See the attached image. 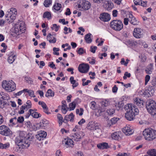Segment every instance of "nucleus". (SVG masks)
Listing matches in <instances>:
<instances>
[{
  "instance_id": "1",
  "label": "nucleus",
  "mask_w": 156,
  "mask_h": 156,
  "mask_svg": "<svg viewBox=\"0 0 156 156\" xmlns=\"http://www.w3.org/2000/svg\"><path fill=\"white\" fill-rule=\"evenodd\" d=\"M32 139V136L30 137V136L22 132L20 133L19 136L16 138L15 142L20 148H27L29 147Z\"/></svg>"
},
{
  "instance_id": "2",
  "label": "nucleus",
  "mask_w": 156,
  "mask_h": 156,
  "mask_svg": "<svg viewBox=\"0 0 156 156\" xmlns=\"http://www.w3.org/2000/svg\"><path fill=\"white\" fill-rule=\"evenodd\" d=\"M143 135L145 140L153 141L156 138V130L151 128H147L143 131Z\"/></svg>"
},
{
  "instance_id": "3",
  "label": "nucleus",
  "mask_w": 156,
  "mask_h": 156,
  "mask_svg": "<svg viewBox=\"0 0 156 156\" xmlns=\"http://www.w3.org/2000/svg\"><path fill=\"white\" fill-rule=\"evenodd\" d=\"M146 108L151 115H154L156 114V103L154 101L148 100L146 103Z\"/></svg>"
},
{
  "instance_id": "4",
  "label": "nucleus",
  "mask_w": 156,
  "mask_h": 156,
  "mask_svg": "<svg viewBox=\"0 0 156 156\" xmlns=\"http://www.w3.org/2000/svg\"><path fill=\"white\" fill-rule=\"evenodd\" d=\"M2 88L9 92L14 90L16 89V84L12 80L3 81L2 83Z\"/></svg>"
},
{
  "instance_id": "5",
  "label": "nucleus",
  "mask_w": 156,
  "mask_h": 156,
  "mask_svg": "<svg viewBox=\"0 0 156 156\" xmlns=\"http://www.w3.org/2000/svg\"><path fill=\"white\" fill-rule=\"evenodd\" d=\"M17 14L16 9L14 8H11L6 13L5 17L6 20H9V22H12L16 19Z\"/></svg>"
},
{
  "instance_id": "6",
  "label": "nucleus",
  "mask_w": 156,
  "mask_h": 156,
  "mask_svg": "<svg viewBox=\"0 0 156 156\" xmlns=\"http://www.w3.org/2000/svg\"><path fill=\"white\" fill-rule=\"evenodd\" d=\"M110 27L115 30L120 31L123 28V25L121 20H114L111 22Z\"/></svg>"
},
{
  "instance_id": "7",
  "label": "nucleus",
  "mask_w": 156,
  "mask_h": 156,
  "mask_svg": "<svg viewBox=\"0 0 156 156\" xmlns=\"http://www.w3.org/2000/svg\"><path fill=\"white\" fill-rule=\"evenodd\" d=\"M0 134L2 135L9 136L12 134V132L8 126L5 125L0 126Z\"/></svg>"
},
{
  "instance_id": "8",
  "label": "nucleus",
  "mask_w": 156,
  "mask_h": 156,
  "mask_svg": "<svg viewBox=\"0 0 156 156\" xmlns=\"http://www.w3.org/2000/svg\"><path fill=\"white\" fill-rule=\"evenodd\" d=\"M25 27L24 23L23 22H21L16 24L15 26V32L18 34L25 32Z\"/></svg>"
},
{
  "instance_id": "9",
  "label": "nucleus",
  "mask_w": 156,
  "mask_h": 156,
  "mask_svg": "<svg viewBox=\"0 0 156 156\" xmlns=\"http://www.w3.org/2000/svg\"><path fill=\"white\" fill-rule=\"evenodd\" d=\"M84 136V134L83 132L82 131H80L76 133H72L71 135V137L73 140L78 141H80Z\"/></svg>"
},
{
  "instance_id": "10",
  "label": "nucleus",
  "mask_w": 156,
  "mask_h": 156,
  "mask_svg": "<svg viewBox=\"0 0 156 156\" xmlns=\"http://www.w3.org/2000/svg\"><path fill=\"white\" fill-rule=\"evenodd\" d=\"M90 3L87 1L82 0L80 1L78 5V8L81 9H83L84 10L89 9L90 7Z\"/></svg>"
},
{
  "instance_id": "11",
  "label": "nucleus",
  "mask_w": 156,
  "mask_h": 156,
  "mask_svg": "<svg viewBox=\"0 0 156 156\" xmlns=\"http://www.w3.org/2000/svg\"><path fill=\"white\" fill-rule=\"evenodd\" d=\"M144 34L143 30L139 28L134 29L133 32V36L137 38H140L143 37Z\"/></svg>"
},
{
  "instance_id": "12",
  "label": "nucleus",
  "mask_w": 156,
  "mask_h": 156,
  "mask_svg": "<svg viewBox=\"0 0 156 156\" xmlns=\"http://www.w3.org/2000/svg\"><path fill=\"white\" fill-rule=\"evenodd\" d=\"M89 69V65L87 64L84 63L80 64L78 66V70L79 71L82 73H87Z\"/></svg>"
},
{
  "instance_id": "13",
  "label": "nucleus",
  "mask_w": 156,
  "mask_h": 156,
  "mask_svg": "<svg viewBox=\"0 0 156 156\" xmlns=\"http://www.w3.org/2000/svg\"><path fill=\"white\" fill-rule=\"evenodd\" d=\"M62 143L64 146L67 147H72L73 145V141L72 139L69 138H66L62 140Z\"/></svg>"
},
{
  "instance_id": "14",
  "label": "nucleus",
  "mask_w": 156,
  "mask_h": 156,
  "mask_svg": "<svg viewBox=\"0 0 156 156\" xmlns=\"http://www.w3.org/2000/svg\"><path fill=\"white\" fill-rule=\"evenodd\" d=\"M99 126V124L97 123L91 121L90 122L87 126V128L90 130L94 131L95 129H97Z\"/></svg>"
},
{
  "instance_id": "15",
  "label": "nucleus",
  "mask_w": 156,
  "mask_h": 156,
  "mask_svg": "<svg viewBox=\"0 0 156 156\" xmlns=\"http://www.w3.org/2000/svg\"><path fill=\"white\" fill-rule=\"evenodd\" d=\"M126 109L127 110L126 113L125 114V116L126 119L128 120L131 121L133 120L134 118V115L132 113V111H130L129 109H127V107L126 108Z\"/></svg>"
},
{
  "instance_id": "16",
  "label": "nucleus",
  "mask_w": 156,
  "mask_h": 156,
  "mask_svg": "<svg viewBox=\"0 0 156 156\" xmlns=\"http://www.w3.org/2000/svg\"><path fill=\"white\" fill-rule=\"evenodd\" d=\"M47 134L46 132L43 131H39L36 135V138L39 140H43L46 136Z\"/></svg>"
},
{
  "instance_id": "17",
  "label": "nucleus",
  "mask_w": 156,
  "mask_h": 156,
  "mask_svg": "<svg viewBox=\"0 0 156 156\" xmlns=\"http://www.w3.org/2000/svg\"><path fill=\"white\" fill-rule=\"evenodd\" d=\"M123 132L127 135H129L133 133V130L129 126H126L122 129Z\"/></svg>"
},
{
  "instance_id": "18",
  "label": "nucleus",
  "mask_w": 156,
  "mask_h": 156,
  "mask_svg": "<svg viewBox=\"0 0 156 156\" xmlns=\"http://www.w3.org/2000/svg\"><path fill=\"white\" fill-rule=\"evenodd\" d=\"M62 105L61 106H59L58 107V109H61V110L62 113L65 114L67 111V109H69L68 108L66 104V102L65 101H62Z\"/></svg>"
},
{
  "instance_id": "19",
  "label": "nucleus",
  "mask_w": 156,
  "mask_h": 156,
  "mask_svg": "<svg viewBox=\"0 0 156 156\" xmlns=\"http://www.w3.org/2000/svg\"><path fill=\"white\" fill-rule=\"evenodd\" d=\"M99 18L101 20L104 22L108 21L110 19V15L106 13H103L101 14Z\"/></svg>"
},
{
  "instance_id": "20",
  "label": "nucleus",
  "mask_w": 156,
  "mask_h": 156,
  "mask_svg": "<svg viewBox=\"0 0 156 156\" xmlns=\"http://www.w3.org/2000/svg\"><path fill=\"white\" fill-rule=\"evenodd\" d=\"M127 108L130 111L132 110V113L134 114V116L138 114L139 110L137 108H136L135 106H132L131 104H129Z\"/></svg>"
},
{
  "instance_id": "21",
  "label": "nucleus",
  "mask_w": 156,
  "mask_h": 156,
  "mask_svg": "<svg viewBox=\"0 0 156 156\" xmlns=\"http://www.w3.org/2000/svg\"><path fill=\"white\" fill-rule=\"evenodd\" d=\"M9 57L8 58V61L10 64L12 63L15 61L16 58V56L15 54H14L12 52L8 55Z\"/></svg>"
},
{
  "instance_id": "22",
  "label": "nucleus",
  "mask_w": 156,
  "mask_h": 156,
  "mask_svg": "<svg viewBox=\"0 0 156 156\" xmlns=\"http://www.w3.org/2000/svg\"><path fill=\"white\" fill-rule=\"evenodd\" d=\"M38 104L39 105H41L44 112L47 114H49L51 113L50 112H48V108L47 107L46 104L44 102L39 101L38 102Z\"/></svg>"
},
{
  "instance_id": "23",
  "label": "nucleus",
  "mask_w": 156,
  "mask_h": 156,
  "mask_svg": "<svg viewBox=\"0 0 156 156\" xmlns=\"http://www.w3.org/2000/svg\"><path fill=\"white\" fill-rule=\"evenodd\" d=\"M144 103V101L139 98H136L134 100V103L140 108L143 107Z\"/></svg>"
},
{
  "instance_id": "24",
  "label": "nucleus",
  "mask_w": 156,
  "mask_h": 156,
  "mask_svg": "<svg viewBox=\"0 0 156 156\" xmlns=\"http://www.w3.org/2000/svg\"><path fill=\"white\" fill-rule=\"evenodd\" d=\"M74 117V116L72 113H71L69 115H66L65 116V123H67L69 120L71 122H73Z\"/></svg>"
},
{
  "instance_id": "25",
  "label": "nucleus",
  "mask_w": 156,
  "mask_h": 156,
  "mask_svg": "<svg viewBox=\"0 0 156 156\" xmlns=\"http://www.w3.org/2000/svg\"><path fill=\"white\" fill-rule=\"evenodd\" d=\"M31 107H30V106H28L26 104H24L21 107L20 109V110L19 111V114H23L24 111H27V110L31 108Z\"/></svg>"
},
{
  "instance_id": "26",
  "label": "nucleus",
  "mask_w": 156,
  "mask_h": 156,
  "mask_svg": "<svg viewBox=\"0 0 156 156\" xmlns=\"http://www.w3.org/2000/svg\"><path fill=\"white\" fill-rule=\"evenodd\" d=\"M129 22L132 24L136 25L138 24V22L136 19V18L134 17L131 14H129Z\"/></svg>"
},
{
  "instance_id": "27",
  "label": "nucleus",
  "mask_w": 156,
  "mask_h": 156,
  "mask_svg": "<svg viewBox=\"0 0 156 156\" xmlns=\"http://www.w3.org/2000/svg\"><path fill=\"white\" fill-rule=\"evenodd\" d=\"M47 39L51 43H55L56 41V39L50 34H49L48 35Z\"/></svg>"
},
{
  "instance_id": "28",
  "label": "nucleus",
  "mask_w": 156,
  "mask_h": 156,
  "mask_svg": "<svg viewBox=\"0 0 156 156\" xmlns=\"http://www.w3.org/2000/svg\"><path fill=\"white\" fill-rule=\"evenodd\" d=\"M133 2L136 5H141L143 7H146L147 5L146 3L141 0H134Z\"/></svg>"
},
{
  "instance_id": "29",
  "label": "nucleus",
  "mask_w": 156,
  "mask_h": 156,
  "mask_svg": "<svg viewBox=\"0 0 156 156\" xmlns=\"http://www.w3.org/2000/svg\"><path fill=\"white\" fill-rule=\"evenodd\" d=\"M57 118L59 126H61L63 122L65 123V117L64 118V119H63L61 115L59 114H58L57 115Z\"/></svg>"
},
{
  "instance_id": "30",
  "label": "nucleus",
  "mask_w": 156,
  "mask_h": 156,
  "mask_svg": "<svg viewBox=\"0 0 156 156\" xmlns=\"http://www.w3.org/2000/svg\"><path fill=\"white\" fill-rule=\"evenodd\" d=\"M153 64L150 63L147 67L145 71L147 73L151 74L153 70Z\"/></svg>"
},
{
  "instance_id": "31",
  "label": "nucleus",
  "mask_w": 156,
  "mask_h": 156,
  "mask_svg": "<svg viewBox=\"0 0 156 156\" xmlns=\"http://www.w3.org/2000/svg\"><path fill=\"white\" fill-rule=\"evenodd\" d=\"M97 146L98 148L102 149L107 148L108 147V144L106 143H102L98 144Z\"/></svg>"
},
{
  "instance_id": "32",
  "label": "nucleus",
  "mask_w": 156,
  "mask_h": 156,
  "mask_svg": "<svg viewBox=\"0 0 156 156\" xmlns=\"http://www.w3.org/2000/svg\"><path fill=\"white\" fill-rule=\"evenodd\" d=\"M124 43L129 47H131L135 45V42L133 41L126 39L124 41Z\"/></svg>"
},
{
  "instance_id": "33",
  "label": "nucleus",
  "mask_w": 156,
  "mask_h": 156,
  "mask_svg": "<svg viewBox=\"0 0 156 156\" xmlns=\"http://www.w3.org/2000/svg\"><path fill=\"white\" fill-rule=\"evenodd\" d=\"M37 111L36 109H33V112H32L31 115L33 117L35 118H38L41 116V115L40 114L35 112Z\"/></svg>"
},
{
  "instance_id": "34",
  "label": "nucleus",
  "mask_w": 156,
  "mask_h": 156,
  "mask_svg": "<svg viewBox=\"0 0 156 156\" xmlns=\"http://www.w3.org/2000/svg\"><path fill=\"white\" fill-rule=\"evenodd\" d=\"M74 77L73 76H71L70 78V81L71 84H72L73 88L77 87L78 85V83L76 82L75 80H74Z\"/></svg>"
},
{
  "instance_id": "35",
  "label": "nucleus",
  "mask_w": 156,
  "mask_h": 156,
  "mask_svg": "<svg viewBox=\"0 0 156 156\" xmlns=\"http://www.w3.org/2000/svg\"><path fill=\"white\" fill-rule=\"evenodd\" d=\"M62 7V5L61 4L58 3H55L53 6V9L56 11L60 10Z\"/></svg>"
},
{
  "instance_id": "36",
  "label": "nucleus",
  "mask_w": 156,
  "mask_h": 156,
  "mask_svg": "<svg viewBox=\"0 0 156 156\" xmlns=\"http://www.w3.org/2000/svg\"><path fill=\"white\" fill-rule=\"evenodd\" d=\"M111 136L112 139L115 140H119L120 138L119 133L117 132L112 134Z\"/></svg>"
},
{
  "instance_id": "37",
  "label": "nucleus",
  "mask_w": 156,
  "mask_h": 156,
  "mask_svg": "<svg viewBox=\"0 0 156 156\" xmlns=\"http://www.w3.org/2000/svg\"><path fill=\"white\" fill-rule=\"evenodd\" d=\"M91 35V34L89 33L85 35V41L87 43H90L92 42V40L90 37Z\"/></svg>"
},
{
  "instance_id": "38",
  "label": "nucleus",
  "mask_w": 156,
  "mask_h": 156,
  "mask_svg": "<svg viewBox=\"0 0 156 156\" xmlns=\"http://www.w3.org/2000/svg\"><path fill=\"white\" fill-rule=\"evenodd\" d=\"M105 8L108 10H109L112 9L113 7V5L112 3L108 2L105 4Z\"/></svg>"
},
{
  "instance_id": "39",
  "label": "nucleus",
  "mask_w": 156,
  "mask_h": 156,
  "mask_svg": "<svg viewBox=\"0 0 156 156\" xmlns=\"http://www.w3.org/2000/svg\"><path fill=\"white\" fill-rule=\"evenodd\" d=\"M76 105V100L70 103L69 105V107L68 109H70V110H73L75 108Z\"/></svg>"
},
{
  "instance_id": "40",
  "label": "nucleus",
  "mask_w": 156,
  "mask_h": 156,
  "mask_svg": "<svg viewBox=\"0 0 156 156\" xmlns=\"http://www.w3.org/2000/svg\"><path fill=\"white\" fill-rule=\"evenodd\" d=\"M43 17L44 18H47L48 20H50L51 18V13L48 12H46L44 13Z\"/></svg>"
},
{
  "instance_id": "41",
  "label": "nucleus",
  "mask_w": 156,
  "mask_h": 156,
  "mask_svg": "<svg viewBox=\"0 0 156 156\" xmlns=\"http://www.w3.org/2000/svg\"><path fill=\"white\" fill-rule=\"evenodd\" d=\"M147 153L150 156H156V150L155 149L149 150Z\"/></svg>"
},
{
  "instance_id": "42",
  "label": "nucleus",
  "mask_w": 156,
  "mask_h": 156,
  "mask_svg": "<svg viewBox=\"0 0 156 156\" xmlns=\"http://www.w3.org/2000/svg\"><path fill=\"white\" fill-rule=\"evenodd\" d=\"M2 99L0 100V108H3L5 104V103L4 101V100L7 99V98L4 96H2Z\"/></svg>"
},
{
  "instance_id": "43",
  "label": "nucleus",
  "mask_w": 156,
  "mask_h": 156,
  "mask_svg": "<svg viewBox=\"0 0 156 156\" xmlns=\"http://www.w3.org/2000/svg\"><path fill=\"white\" fill-rule=\"evenodd\" d=\"M54 95V93L51 90L49 89L48 90L47 93L45 94V96L46 97H53Z\"/></svg>"
},
{
  "instance_id": "44",
  "label": "nucleus",
  "mask_w": 156,
  "mask_h": 156,
  "mask_svg": "<svg viewBox=\"0 0 156 156\" xmlns=\"http://www.w3.org/2000/svg\"><path fill=\"white\" fill-rule=\"evenodd\" d=\"M24 90L28 93L30 97H35V95L34 94L33 91L31 90H28L27 89H24Z\"/></svg>"
},
{
  "instance_id": "45",
  "label": "nucleus",
  "mask_w": 156,
  "mask_h": 156,
  "mask_svg": "<svg viewBox=\"0 0 156 156\" xmlns=\"http://www.w3.org/2000/svg\"><path fill=\"white\" fill-rule=\"evenodd\" d=\"M52 3L51 0H45L44 2V5L45 7H48Z\"/></svg>"
},
{
  "instance_id": "46",
  "label": "nucleus",
  "mask_w": 156,
  "mask_h": 156,
  "mask_svg": "<svg viewBox=\"0 0 156 156\" xmlns=\"http://www.w3.org/2000/svg\"><path fill=\"white\" fill-rule=\"evenodd\" d=\"M139 58H140L141 61L142 62H144L147 59V56L144 54H141L139 56Z\"/></svg>"
},
{
  "instance_id": "47",
  "label": "nucleus",
  "mask_w": 156,
  "mask_h": 156,
  "mask_svg": "<svg viewBox=\"0 0 156 156\" xmlns=\"http://www.w3.org/2000/svg\"><path fill=\"white\" fill-rule=\"evenodd\" d=\"M148 90L149 92V94L150 96L152 95L155 92L154 89L152 87H150L148 88Z\"/></svg>"
},
{
  "instance_id": "48",
  "label": "nucleus",
  "mask_w": 156,
  "mask_h": 156,
  "mask_svg": "<svg viewBox=\"0 0 156 156\" xmlns=\"http://www.w3.org/2000/svg\"><path fill=\"white\" fill-rule=\"evenodd\" d=\"M94 131L95 133H96V136H98L101 135V131L100 128L99 126H98V128H97V129L96 128V129H95Z\"/></svg>"
},
{
  "instance_id": "49",
  "label": "nucleus",
  "mask_w": 156,
  "mask_h": 156,
  "mask_svg": "<svg viewBox=\"0 0 156 156\" xmlns=\"http://www.w3.org/2000/svg\"><path fill=\"white\" fill-rule=\"evenodd\" d=\"M83 108H80V109H77L76 111V113L77 114H79L80 116H81L83 115Z\"/></svg>"
},
{
  "instance_id": "50",
  "label": "nucleus",
  "mask_w": 156,
  "mask_h": 156,
  "mask_svg": "<svg viewBox=\"0 0 156 156\" xmlns=\"http://www.w3.org/2000/svg\"><path fill=\"white\" fill-rule=\"evenodd\" d=\"M53 54L54 55H59V53L58 52H57L59 51V49L58 48L54 47L53 49Z\"/></svg>"
},
{
  "instance_id": "51",
  "label": "nucleus",
  "mask_w": 156,
  "mask_h": 156,
  "mask_svg": "<svg viewBox=\"0 0 156 156\" xmlns=\"http://www.w3.org/2000/svg\"><path fill=\"white\" fill-rule=\"evenodd\" d=\"M48 124V121L46 120H43L41 123V126L42 127H45Z\"/></svg>"
},
{
  "instance_id": "52",
  "label": "nucleus",
  "mask_w": 156,
  "mask_h": 156,
  "mask_svg": "<svg viewBox=\"0 0 156 156\" xmlns=\"http://www.w3.org/2000/svg\"><path fill=\"white\" fill-rule=\"evenodd\" d=\"M115 112V110L113 109H110L107 110L106 112L110 115H112Z\"/></svg>"
},
{
  "instance_id": "53",
  "label": "nucleus",
  "mask_w": 156,
  "mask_h": 156,
  "mask_svg": "<svg viewBox=\"0 0 156 156\" xmlns=\"http://www.w3.org/2000/svg\"><path fill=\"white\" fill-rule=\"evenodd\" d=\"M77 52L80 55H82L84 53H85V50H84L83 48H80L77 51Z\"/></svg>"
},
{
  "instance_id": "54",
  "label": "nucleus",
  "mask_w": 156,
  "mask_h": 156,
  "mask_svg": "<svg viewBox=\"0 0 156 156\" xmlns=\"http://www.w3.org/2000/svg\"><path fill=\"white\" fill-rule=\"evenodd\" d=\"M60 27L59 26H57L56 24H54L53 25V26L51 27L52 29L55 30L56 32L57 31Z\"/></svg>"
},
{
  "instance_id": "55",
  "label": "nucleus",
  "mask_w": 156,
  "mask_h": 156,
  "mask_svg": "<svg viewBox=\"0 0 156 156\" xmlns=\"http://www.w3.org/2000/svg\"><path fill=\"white\" fill-rule=\"evenodd\" d=\"M143 94L144 96H146V97H150V94H149V92H148V88L146 89L144 92L143 93Z\"/></svg>"
},
{
  "instance_id": "56",
  "label": "nucleus",
  "mask_w": 156,
  "mask_h": 156,
  "mask_svg": "<svg viewBox=\"0 0 156 156\" xmlns=\"http://www.w3.org/2000/svg\"><path fill=\"white\" fill-rule=\"evenodd\" d=\"M131 76V74L130 73H128V72H125L124 74V76L123 77V79L124 80H126L127 78V77L129 78Z\"/></svg>"
},
{
  "instance_id": "57",
  "label": "nucleus",
  "mask_w": 156,
  "mask_h": 156,
  "mask_svg": "<svg viewBox=\"0 0 156 156\" xmlns=\"http://www.w3.org/2000/svg\"><path fill=\"white\" fill-rule=\"evenodd\" d=\"M2 149H6L9 148L10 146L9 143H7L4 144H2Z\"/></svg>"
},
{
  "instance_id": "58",
  "label": "nucleus",
  "mask_w": 156,
  "mask_h": 156,
  "mask_svg": "<svg viewBox=\"0 0 156 156\" xmlns=\"http://www.w3.org/2000/svg\"><path fill=\"white\" fill-rule=\"evenodd\" d=\"M96 104V103L95 101H91L90 103V108L92 109H95Z\"/></svg>"
},
{
  "instance_id": "59",
  "label": "nucleus",
  "mask_w": 156,
  "mask_h": 156,
  "mask_svg": "<svg viewBox=\"0 0 156 156\" xmlns=\"http://www.w3.org/2000/svg\"><path fill=\"white\" fill-rule=\"evenodd\" d=\"M24 121V118L23 116L19 117L17 119V122L20 123H22Z\"/></svg>"
},
{
  "instance_id": "60",
  "label": "nucleus",
  "mask_w": 156,
  "mask_h": 156,
  "mask_svg": "<svg viewBox=\"0 0 156 156\" xmlns=\"http://www.w3.org/2000/svg\"><path fill=\"white\" fill-rule=\"evenodd\" d=\"M119 119L118 118L114 117L111 119L110 120L113 124H114L117 122V121L119 120Z\"/></svg>"
},
{
  "instance_id": "61",
  "label": "nucleus",
  "mask_w": 156,
  "mask_h": 156,
  "mask_svg": "<svg viewBox=\"0 0 156 156\" xmlns=\"http://www.w3.org/2000/svg\"><path fill=\"white\" fill-rule=\"evenodd\" d=\"M33 112V109H30L27 113L25 115V117L26 118H28L32 114V112Z\"/></svg>"
},
{
  "instance_id": "62",
  "label": "nucleus",
  "mask_w": 156,
  "mask_h": 156,
  "mask_svg": "<svg viewBox=\"0 0 156 156\" xmlns=\"http://www.w3.org/2000/svg\"><path fill=\"white\" fill-rule=\"evenodd\" d=\"M150 79V76L149 75H147L145 77V84L146 85L147 83L149 81Z\"/></svg>"
},
{
  "instance_id": "63",
  "label": "nucleus",
  "mask_w": 156,
  "mask_h": 156,
  "mask_svg": "<svg viewBox=\"0 0 156 156\" xmlns=\"http://www.w3.org/2000/svg\"><path fill=\"white\" fill-rule=\"evenodd\" d=\"M97 48V47L96 46H94L93 47L91 46L90 47V51L92 52L93 53H94L95 52V51Z\"/></svg>"
},
{
  "instance_id": "64",
  "label": "nucleus",
  "mask_w": 156,
  "mask_h": 156,
  "mask_svg": "<svg viewBox=\"0 0 156 156\" xmlns=\"http://www.w3.org/2000/svg\"><path fill=\"white\" fill-rule=\"evenodd\" d=\"M151 84L153 86L156 87V77L152 80Z\"/></svg>"
}]
</instances>
